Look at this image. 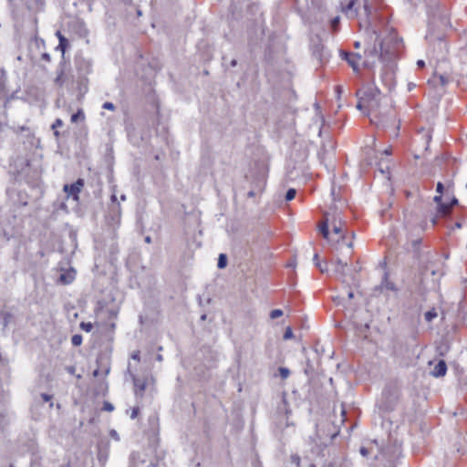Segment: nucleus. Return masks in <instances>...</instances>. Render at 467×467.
Here are the masks:
<instances>
[{
    "instance_id": "nucleus-38",
    "label": "nucleus",
    "mask_w": 467,
    "mask_h": 467,
    "mask_svg": "<svg viewBox=\"0 0 467 467\" xmlns=\"http://www.w3.org/2000/svg\"><path fill=\"white\" fill-rule=\"evenodd\" d=\"M354 5H355V0H350L348 3V5L344 7L343 11L345 13H348V12L352 11Z\"/></svg>"
},
{
    "instance_id": "nucleus-24",
    "label": "nucleus",
    "mask_w": 467,
    "mask_h": 467,
    "mask_svg": "<svg viewBox=\"0 0 467 467\" xmlns=\"http://www.w3.org/2000/svg\"><path fill=\"white\" fill-rule=\"evenodd\" d=\"M420 244H421L420 238L415 239L411 242L412 252L415 254L416 256L419 255V250H420Z\"/></svg>"
},
{
    "instance_id": "nucleus-50",
    "label": "nucleus",
    "mask_w": 467,
    "mask_h": 467,
    "mask_svg": "<svg viewBox=\"0 0 467 467\" xmlns=\"http://www.w3.org/2000/svg\"><path fill=\"white\" fill-rule=\"evenodd\" d=\"M255 193H256V192H255V190H254V189H253V190H251V191H249V192H247V197H248V198H253V197H254V196H255Z\"/></svg>"
},
{
    "instance_id": "nucleus-51",
    "label": "nucleus",
    "mask_w": 467,
    "mask_h": 467,
    "mask_svg": "<svg viewBox=\"0 0 467 467\" xmlns=\"http://www.w3.org/2000/svg\"><path fill=\"white\" fill-rule=\"evenodd\" d=\"M417 66H418L420 68H422V67H425V62H424L423 60H421V59H419V60L417 61Z\"/></svg>"
},
{
    "instance_id": "nucleus-12",
    "label": "nucleus",
    "mask_w": 467,
    "mask_h": 467,
    "mask_svg": "<svg viewBox=\"0 0 467 467\" xmlns=\"http://www.w3.org/2000/svg\"><path fill=\"white\" fill-rule=\"evenodd\" d=\"M21 1L25 3V5H26V7L29 10H36V11L41 10V9H43L44 5H45L44 0H21Z\"/></svg>"
},
{
    "instance_id": "nucleus-20",
    "label": "nucleus",
    "mask_w": 467,
    "mask_h": 467,
    "mask_svg": "<svg viewBox=\"0 0 467 467\" xmlns=\"http://www.w3.org/2000/svg\"><path fill=\"white\" fill-rule=\"evenodd\" d=\"M227 255L225 254H220L218 257L217 267L219 269L225 268L227 265Z\"/></svg>"
},
{
    "instance_id": "nucleus-40",
    "label": "nucleus",
    "mask_w": 467,
    "mask_h": 467,
    "mask_svg": "<svg viewBox=\"0 0 467 467\" xmlns=\"http://www.w3.org/2000/svg\"><path fill=\"white\" fill-rule=\"evenodd\" d=\"M339 16H336L334 17L332 20H331V27L333 28V30H337V26L339 25Z\"/></svg>"
},
{
    "instance_id": "nucleus-61",
    "label": "nucleus",
    "mask_w": 467,
    "mask_h": 467,
    "mask_svg": "<svg viewBox=\"0 0 467 467\" xmlns=\"http://www.w3.org/2000/svg\"><path fill=\"white\" fill-rule=\"evenodd\" d=\"M354 47H355V48H359V47H360V43H359V42H358V41H357V42H355V43H354Z\"/></svg>"
},
{
    "instance_id": "nucleus-9",
    "label": "nucleus",
    "mask_w": 467,
    "mask_h": 467,
    "mask_svg": "<svg viewBox=\"0 0 467 467\" xmlns=\"http://www.w3.org/2000/svg\"><path fill=\"white\" fill-rule=\"evenodd\" d=\"M446 372H447V364L443 359H441L434 366L431 374L435 378H440V377L445 376Z\"/></svg>"
},
{
    "instance_id": "nucleus-56",
    "label": "nucleus",
    "mask_w": 467,
    "mask_h": 467,
    "mask_svg": "<svg viewBox=\"0 0 467 467\" xmlns=\"http://www.w3.org/2000/svg\"><path fill=\"white\" fill-rule=\"evenodd\" d=\"M237 65V60L236 59H232L231 62H230V66L231 67H235Z\"/></svg>"
},
{
    "instance_id": "nucleus-11",
    "label": "nucleus",
    "mask_w": 467,
    "mask_h": 467,
    "mask_svg": "<svg viewBox=\"0 0 467 467\" xmlns=\"http://www.w3.org/2000/svg\"><path fill=\"white\" fill-rule=\"evenodd\" d=\"M433 202L437 204V213L438 215L441 216L442 218L446 217V209L447 205H445V202H442V194L435 195L433 197Z\"/></svg>"
},
{
    "instance_id": "nucleus-44",
    "label": "nucleus",
    "mask_w": 467,
    "mask_h": 467,
    "mask_svg": "<svg viewBox=\"0 0 467 467\" xmlns=\"http://www.w3.org/2000/svg\"><path fill=\"white\" fill-rule=\"evenodd\" d=\"M139 412H140V408L139 407L132 408L130 418L131 419H135L138 416Z\"/></svg>"
},
{
    "instance_id": "nucleus-49",
    "label": "nucleus",
    "mask_w": 467,
    "mask_h": 467,
    "mask_svg": "<svg viewBox=\"0 0 467 467\" xmlns=\"http://www.w3.org/2000/svg\"><path fill=\"white\" fill-rule=\"evenodd\" d=\"M66 370H67L68 373H70V374H74V373H75V371H76V368H75V367H73V366H69V367H67V368H66Z\"/></svg>"
},
{
    "instance_id": "nucleus-43",
    "label": "nucleus",
    "mask_w": 467,
    "mask_h": 467,
    "mask_svg": "<svg viewBox=\"0 0 467 467\" xmlns=\"http://www.w3.org/2000/svg\"><path fill=\"white\" fill-rule=\"evenodd\" d=\"M359 453L363 456V457H368V454H369V450L364 446L360 447L359 449Z\"/></svg>"
},
{
    "instance_id": "nucleus-30",
    "label": "nucleus",
    "mask_w": 467,
    "mask_h": 467,
    "mask_svg": "<svg viewBox=\"0 0 467 467\" xmlns=\"http://www.w3.org/2000/svg\"><path fill=\"white\" fill-rule=\"evenodd\" d=\"M79 327L82 330L86 332H90L93 328V324L90 322H81Z\"/></svg>"
},
{
    "instance_id": "nucleus-31",
    "label": "nucleus",
    "mask_w": 467,
    "mask_h": 467,
    "mask_svg": "<svg viewBox=\"0 0 467 467\" xmlns=\"http://www.w3.org/2000/svg\"><path fill=\"white\" fill-rule=\"evenodd\" d=\"M63 75H64V71H63V69H61L58 72L57 78H55V83L60 87L64 84Z\"/></svg>"
},
{
    "instance_id": "nucleus-28",
    "label": "nucleus",
    "mask_w": 467,
    "mask_h": 467,
    "mask_svg": "<svg viewBox=\"0 0 467 467\" xmlns=\"http://www.w3.org/2000/svg\"><path fill=\"white\" fill-rule=\"evenodd\" d=\"M296 189H294V188L288 189L285 193V201H287V202L292 201L296 197Z\"/></svg>"
},
{
    "instance_id": "nucleus-48",
    "label": "nucleus",
    "mask_w": 467,
    "mask_h": 467,
    "mask_svg": "<svg viewBox=\"0 0 467 467\" xmlns=\"http://www.w3.org/2000/svg\"><path fill=\"white\" fill-rule=\"evenodd\" d=\"M441 217L440 215H438V213H436V215L433 216L431 220L432 225H436L437 223H438V218Z\"/></svg>"
},
{
    "instance_id": "nucleus-13",
    "label": "nucleus",
    "mask_w": 467,
    "mask_h": 467,
    "mask_svg": "<svg viewBox=\"0 0 467 467\" xmlns=\"http://www.w3.org/2000/svg\"><path fill=\"white\" fill-rule=\"evenodd\" d=\"M453 186V182L449 180L444 183H442L441 182H438L437 185H436V192L439 193V194H442L443 192H444V189L446 187V190L449 191L451 187Z\"/></svg>"
},
{
    "instance_id": "nucleus-17",
    "label": "nucleus",
    "mask_w": 467,
    "mask_h": 467,
    "mask_svg": "<svg viewBox=\"0 0 467 467\" xmlns=\"http://www.w3.org/2000/svg\"><path fill=\"white\" fill-rule=\"evenodd\" d=\"M319 232L323 235L325 239H328L329 231H328V219L327 218L324 222H322L319 225Z\"/></svg>"
},
{
    "instance_id": "nucleus-63",
    "label": "nucleus",
    "mask_w": 467,
    "mask_h": 467,
    "mask_svg": "<svg viewBox=\"0 0 467 467\" xmlns=\"http://www.w3.org/2000/svg\"><path fill=\"white\" fill-rule=\"evenodd\" d=\"M322 268H327L328 269V264L327 262H324L322 264Z\"/></svg>"
},
{
    "instance_id": "nucleus-32",
    "label": "nucleus",
    "mask_w": 467,
    "mask_h": 467,
    "mask_svg": "<svg viewBox=\"0 0 467 467\" xmlns=\"http://www.w3.org/2000/svg\"><path fill=\"white\" fill-rule=\"evenodd\" d=\"M293 337H294V333H293L292 328L290 327H286L285 331L284 333L283 338L285 340H288V339L293 338Z\"/></svg>"
},
{
    "instance_id": "nucleus-1",
    "label": "nucleus",
    "mask_w": 467,
    "mask_h": 467,
    "mask_svg": "<svg viewBox=\"0 0 467 467\" xmlns=\"http://www.w3.org/2000/svg\"><path fill=\"white\" fill-rule=\"evenodd\" d=\"M379 60L392 70V64L402 47V40L399 39L395 31L391 29L385 38L379 40Z\"/></svg>"
},
{
    "instance_id": "nucleus-7",
    "label": "nucleus",
    "mask_w": 467,
    "mask_h": 467,
    "mask_svg": "<svg viewBox=\"0 0 467 467\" xmlns=\"http://www.w3.org/2000/svg\"><path fill=\"white\" fill-rule=\"evenodd\" d=\"M117 234L115 232H112V237L110 244H109V259L111 262L117 260V256L119 254V249L118 243L116 241Z\"/></svg>"
},
{
    "instance_id": "nucleus-15",
    "label": "nucleus",
    "mask_w": 467,
    "mask_h": 467,
    "mask_svg": "<svg viewBox=\"0 0 467 467\" xmlns=\"http://www.w3.org/2000/svg\"><path fill=\"white\" fill-rule=\"evenodd\" d=\"M445 205H447L446 217H448L451 215L453 207L459 206V200L453 196L449 202H445Z\"/></svg>"
},
{
    "instance_id": "nucleus-54",
    "label": "nucleus",
    "mask_w": 467,
    "mask_h": 467,
    "mask_svg": "<svg viewBox=\"0 0 467 467\" xmlns=\"http://www.w3.org/2000/svg\"><path fill=\"white\" fill-rule=\"evenodd\" d=\"M117 317V312L114 310H109V317L115 318Z\"/></svg>"
},
{
    "instance_id": "nucleus-57",
    "label": "nucleus",
    "mask_w": 467,
    "mask_h": 467,
    "mask_svg": "<svg viewBox=\"0 0 467 467\" xmlns=\"http://www.w3.org/2000/svg\"><path fill=\"white\" fill-rule=\"evenodd\" d=\"M440 79L442 85H444L447 82L446 78L443 76H441Z\"/></svg>"
},
{
    "instance_id": "nucleus-53",
    "label": "nucleus",
    "mask_w": 467,
    "mask_h": 467,
    "mask_svg": "<svg viewBox=\"0 0 467 467\" xmlns=\"http://www.w3.org/2000/svg\"><path fill=\"white\" fill-rule=\"evenodd\" d=\"M265 184V182L264 180H262L260 182V186L258 188V192H262L263 191V188H264Z\"/></svg>"
},
{
    "instance_id": "nucleus-26",
    "label": "nucleus",
    "mask_w": 467,
    "mask_h": 467,
    "mask_svg": "<svg viewBox=\"0 0 467 467\" xmlns=\"http://www.w3.org/2000/svg\"><path fill=\"white\" fill-rule=\"evenodd\" d=\"M424 317H425L426 321L431 322L437 317V312L434 308H432V309L427 311L425 313Z\"/></svg>"
},
{
    "instance_id": "nucleus-8",
    "label": "nucleus",
    "mask_w": 467,
    "mask_h": 467,
    "mask_svg": "<svg viewBox=\"0 0 467 467\" xmlns=\"http://www.w3.org/2000/svg\"><path fill=\"white\" fill-rule=\"evenodd\" d=\"M348 266V263H344L340 258H337L335 262V272L340 275V279L342 283H347L346 279V267Z\"/></svg>"
},
{
    "instance_id": "nucleus-25",
    "label": "nucleus",
    "mask_w": 467,
    "mask_h": 467,
    "mask_svg": "<svg viewBox=\"0 0 467 467\" xmlns=\"http://www.w3.org/2000/svg\"><path fill=\"white\" fill-rule=\"evenodd\" d=\"M327 152V146L326 143H322L321 148L317 153L318 159L320 160L321 162H324L325 155Z\"/></svg>"
},
{
    "instance_id": "nucleus-36",
    "label": "nucleus",
    "mask_w": 467,
    "mask_h": 467,
    "mask_svg": "<svg viewBox=\"0 0 467 467\" xmlns=\"http://www.w3.org/2000/svg\"><path fill=\"white\" fill-rule=\"evenodd\" d=\"M358 102L357 104V109L359 110H363V109L366 110V102L364 101V99H362L361 97H358Z\"/></svg>"
},
{
    "instance_id": "nucleus-45",
    "label": "nucleus",
    "mask_w": 467,
    "mask_h": 467,
    "mask_svg": "<svg viewBox=\"0 0 467 467\" xmlns=\"http://www.w3.org/2000/svg\"><path fill=\"white\" fill-rule=\"evenodd\" d=\"M4 69L3 67L0 66V89L3 88V85H4V80H3V78H4Z\"/></svg>"
},
{
    "instance_id": "nucleus-59",
    "label": "nucleus",
    "mask_w": 467,
    "mask_h": 467,
    "mask_svg": "<svg viewBox=\"0 0 467 467\" xmlns=\"http://www.w3.org/2000/svg\"><path fill=\"white\" fill-rule=\"evenodd\" d=\"M56 35H57V38H58V41H60V37H61V36H64L61 34V32H60V31H57V32L56 33Z\"/></svg>"
},
{
    "instance_id": "nucleus-42",
    "label": "nucleus",
    "mask_w": 467,
    "mask_h": 467,
    "mask_svg": "<svg viewBox=\"0 0 467 467\" xmlns=\"http://www.w3.org/2000/svg\"><path fill=\"white\" fill-rule=\"evenodd\" d=\"M62 126H63L62 119H57L55 120V122L52 124L51 128H52V130H56V129L59 128V127H62Z\"/></svg>"
},
{
    "instance_id": "nucleus-47",
    "label": "nucleus",
    "mask_w": 467,
    "mask_h": 467,
    "mask_svg": "<svg viewBox=\"0 0 467 467\" xmlns=\"http://www.w3.org/2000/svg\"><path fill=\"white\" fill-rule=\"evenodd\" d=\"M131 358L140 361V351L138 350V351L133 352L131 355Z\"/></svg>"
},
{
    "instance_id": "nucleus-3",
    "label": "nucleus",
    "mask_w": 467,
    "mask_h": 467,
    "mask_svg": "<svg viewBox=\"0 0 467 467\" xmlns=\"http://www.w3.org/2000/svg\"><path fill=\"white\" fill-rule=\"evenodd\" d=\"M111 200L113 203L109 207V213L106 216V221L107 223L113 228L112 232H115V227L120 223L121 211L120 204L116 202L117 198L115 195L111 196Z\"/></svg>"
},
{
    "instance_id": "nucleus-14",
    "label": "nucleus",
    "mask_w": 467,
    "mask_h": 467,
    "mask_svg": "<svg viewBox=\"0 0 467 467\" xmlns=\"http://www.w3.org/2000/svg\"><path fill=\"white\" fill-rule=\"evenodd\" d=\"M11 318H12V315L9 312H5V311L0 312V322H1L4 329L7 327Z\"/></svg>"
},
{
    "instance_id": "nucleus-58",
    "label": "nucleus",
    "mask_w": 467,
    "mask_h": 467,
    "mask_svg": "<svg viewBox=\"0 0 467 467\" xmlns=\"http://www.w3.org/2000/svg\"><path fill=\"white\" fill-rule=\"evenodd\" d=\"M144 240H145V242H146L147 244H150V243H151V237H150V236H149V235H148V236H146Z\"/></svg>"
},
{
    "instance_id": "nucleus-19",
    "label": "nucleus",
    "mask_w": 467,
    "mask_h": 467,
    "mask_svg": "<svg viewBox=\"0 0 467 467\" xmlns=\"http://www.w3.org/2000/svg\"><path fill=\"white\" fill-rule=\"evenodd\" d=\"M69 43L66 36H61L60 41L57 46V49L61 50L62 56L64 57V54L66 52V49L68 47Z\"/></svg>"
},
{
    "instance_id": "nucleus-62",
    "label": "nucleus",
    "mask_w": 467,
    "mask_h": 467,
    "mask_svg": "<svg viewBox=\"0 0 467 467\" xmlns=\"http://www.w3.org/2000/svg\"><path fill=\"white\" fill-rule=\"evenodd\" d=\"M156 359L158 361H162V356L161 354L157 355Z\"/></svg>"
},
{
    "instance_id": "nucleus-55",
    "label": "nucleus",
    "mask_w": 467,
    "mask_h": 467,
    "mask_svg": "<svg viewBox=\"0 0 467 467\" xmlns=\"http://www.w3.org/2000/svg\"><path fill=\"white\" fill-rule=\"evenodd\" d=\"M353 297H354V293H353V291H351V290H350V291H348V299H352Z\"/></svg>"
},
{
    "instance_id": "nucleus-29",
    "label": "nucleus",
    "mask_w": 467,
    "mask_h": 467,
    "mask_svg": "<svg viewBox=\"0 0 467 467\" xmlns=\"http://www.w3.org/2000/svg\"><path fill=\"white\" fill-rule=\"evenodd\" d=\"M59 279L63 284H70L73 281L74 277L67 274H62L60 275Z\"/></svg>"
},
{
    "instance_id": "nucleus-27",
    "label": "nucleus",
    "mask_w": 467,
    "mask_h": 467,
    "mask_svg": "<svg viewBox=\"0 0 467 467\" xmlns=\"http://www.w3.org/2000/svg\"><path fill=\"white\" fill-rule=\"evenodd\" d=\"M82 336L79 334H76L71 337V343L75 347H78L82 344Z\"/></svg>"
},
{
    "instance_id": "nucleus-41",
    "label": "nucleus",
    "mask_w": 467,
    "mask_h": 467,
    "mask_svg": "<svg viewBox=\"0 0 467 467\" xmlns=\"http://www.w3.org/2000/svg\"><path fill=\"white\" fill-rule=\"evenodd\" d=\"M102 108L109 110H114L116 107L112 102L107 101L102 105Z\"/></svg>"
},
{
    "instance_id": "nucleus-10",
    "label": "nucleus",
    "mask_w": 467,
    "mask_h": 467,
    "mask_svg": "<svg viewBox=\"0 0 467 467\" xmlns=\"http://www.w3.org/2000/svg\"><path fill=\"white\" fill-rule=\"evenodd\" d=\"M383 288L387 290L397 291L395 285L388 280L387 273L384 275V278L381 284L374 288V295H377L378 292H381Z\"/></svg>"
},
{
    "instance_id": "nucleus-23",
    "label": "nucleus",
    "mask_w": 467,
    "mask_h": 467,
    "mask_svg": "<svg viewBox=\"0 0 467 467\" xmlns=\"http://www.w3.org/2000/svg\"><path fill=\"white\" fill-rule=\"evenodd\" d=\"M314 265L320 270L321 273H327L328 271L327 268H322V263L319 261L318 254H315L313 257Z\"/></svg>"
},
{
    "instance_id": "nucleus-5",
    "label": "nucleus",
    "mask_w": 467,
    "mask_h": 467,
    "mask_svg": "<svg viewBox=\"0 0 467 467\" xmlns=\"http://www.w3.org/2000/svg\"><path fill=\"white\" fill-rule=\"evenodd\" d=\"M341 57L346 59L349 66L353 68L354 71L358 70V62L361 59V56L359 54L350 53L347 51H341Z\"/></svg>"
},
{
    "instance_id": "nucleus-37",
    "label": "nucleus",
    "mask_w": 467,
    "mask_h": 467,
    "mask_svg": "<svg viewBox=\"0 0 467 467\" xmlns=\"http://www.w3.org/2000/svg\"><path fill=\"white\" fill-rule=\"evenodd\" d=\"M41 398L43 399L44 401L46 402H48V401H51L52 400V395H49V394H47V393H42L41 394ZM49 407L52 408L53 407V402H50L49 404Z\"/></svg>"
},
{
    "instance_id": "nucleus-60",
    "label": "nucleus",
    "mask_w": 467,
    "mask_h": 467,
    "mask_svg": "<svg viewBox=\"0 0 467 467\" xmlns=\"http://www.w3.org/2000/svg\"><path fill=\"white\" fill-rule=\"evenodd\" d=\"M59 135H60L59 131H58V130H57V129H56V130H54V136H55V137H57V138H58V137H59Z\"/></svg>"
},
{
    "instance_id": "nucleus-6",
    "label": "nucleus",
    "mask_w": 467,
    "mask_h": 467,
    "mask_svg": "<svg viewBox=\"0 0 467 467\" xmlns=\"http://www.w3.org/2000/svg\"><path fill=\"white\" fill-rule=\"evenodd\" d=\"M131 378L134 384V392L136 397L142 398L147 387V382L133 374L131 375Z\"/></svg>"
},
{
    "instance_id": "nucleus-2",
    "label": "nucleus",
    "mask_w": 467,
    "mask_h": 467,
    "mask_svg": "<svg viewBox=\"0 0 467 467\" xmlns=\"http://www.w3.org/2000/svg\"><path fill=\"white\" fill-rule=\"evenodd\" d=\"M358 97H361L366 102V114L369 115L371 112L376 111L379 107L380 90L373 85H366L362 87L358 92Z\"/></svg>"
},
{
    "instance_id": "nucleus-4",
    "label": "nucleus",
    "mask_w": 467,
    "mask_h": 467,
    "mask_svg": "<svg viewBox=\"0 0 467 467\" xmlns=\"http://www.w3.org/2000/svg\"><path fill=\"white\" fill-rule=\"evenodd\" d=\"M84 186V180L79 178L74 183L65 184L63 187L64 192L69 197L71 196L74 201H78V194Z\"/></svg>"
},
{
    "instance_id": "nucleus-52",
    "label": "nucleus",
    "mask_w": 467,
    "mask_h": 467,
    "mask_svg": "<svg viewBox=\"0 0 467 467\" xmlns=\"http://www.w3.org/2000/svg\"><path fill=\"white\" fill-rule=\"evenodd\" d=\"M110 434H111V436H112L113 438H115L116 440H119V436H118V433H117V431H116L112 430V431H110Z\"/></svg>"
},
{
    "instance_id": "nucleus-22",
    "label": "nucleus",
    "mask_w": 467,
    "mask_h": 467,
    "mask_svg": "<svg viewBox=\"0 0 467 467\" xmlns=\"http://www.w3.org/2000/svg\"><path fill=\"white\" fill-rule=\"evenodd\" d=\"M333 232L337 234L342 233V222L341 219H338V223H337V218L335 217L332 221Z\"/></svg>"
},
{
    "instance_id": "nucleus-35",
    "label": "nucleus",
    "mask_w": 467,
    "mask_h": 467,
    "mask_svg": "<svg viewBox=\"0 0 467 467\" xmlns=\"http://www.w3.org/2000/svg\"><path fill=\"white\" fill-rule=\"evenodd\" d=\"M291 462L296 467H301V459L298 455H292Z\"/></svg>"
},
{
    "instance_id": "nucleus-21",
    "label": "nucleus",
    "mask_w": 467,
    "mask_h": 467,
    "mask_svg": "<svg viewBox=\"0 0 467 467\" xmlns=\"http://www.w3.org/2000/svg\"><path fill=\"white\" fill-rule=\"evenodd\" d=\"M85 114L82 109H78L76 113L71 115L70 120L71 122H78V120H84Z\"/></svg>"
},
{
    "instance_id": "nucleus-18",
    "label": "nucleus",
    "mask_w": 467,
    "mask_h": 467,
    "mask_svg": "<svg viewBox=\"0 0 467 467\" xmlns=\"http://www.w3.org/2000/svg\"><path fill=\"white\" fill-rule=\"evenodd\" d=\"M77 67L78 70H84L86 74L90 72V64L84 59L77 61Z\"/></svg>"
},
{
    "instance_id": "nucleus-34",
    "label": "nucleus",
    "mask_w": 467,
    "mask_h": 467,
    "mask_svg": "<svg viewBox=\"0 0 467 467\" xmlns=\"http://www.w3.org/2000/svg\"><path fill=\"white\" fill-rule=\"evenodd\" d=\"M279 374L281 376L282 379H286L289 374H290V370L287 368H279Z\"/></svg>"
},
{
    "instance_id": "nucleus-16",
    "label": "nucleus",
    "mask_w": 467,
    "mask_h": 467,
    "mask_svg": "<svg viewBox=\"0 0 467 467\" xmlns=\"http://www.w3.org/2000/svg\"><path fill=\"white\" fill-rule=\"evenodd\" d=\"M365 54L368 57H378L379 59V47H378L377 44L375 43L372 47L367 48L365 50Z\"/></svg>"
},
{
    "instance_id": "nucleus-64",
    "label": "nucleus",
    "mask_w": 467,
    "mask_h": 467,
    "mask_svg": "<svg viewBox=\"0 0 467 467\" xmlns=\"http://www.w3.org/2000/svg\"><path fill=\"white\" fill-rule=\"evenodd\" d=\"M307 467H316V465L314 463H312V462H308L307 463Z\"/></svg>"
},
{
    "instance_id": "nucleus-39",
    "label": "nucleus",
    "mask_w": 467,
    "mask_h": 467,
    "mask_svg": "<svg viewBox=\"0 0 467 467\" xmlns=\"http://www.w3.org/2000/svg\"><path fill=\"white\" fill-rule=\"evenodd\" d=\"M103 410H106V411H113L114 410V406H113V404H111L109 401H104V403H103Z\"/></svg>"
},
{
    "instance_id": "nucleus-33",
    "label": "nucleus",
    "mask_w": 467,
    "mask_h": 467,
    "mask_svg": "<svg viewBox=\"0 0 467 467\" xmlns=\"http://www.w3.org/2000/svg\"><path fill=\"white\" fill-rule=\"evenodd\" d=\"M282 315H283V311L281 309H274L270 312V317L272 319L280 317Z\"/></svg>"
},
{
    "instance_id": "nucleus-46",
    "label": "nucleus",
    "mask_w": 467,
    "mask_h": 467,
    "mask_svg": "<svg viewBox=\"0 0 467 467\" xmlns=\"http://www.w3.org/2000/svg\"><path fill=\"white\" fill-rule=\"evenodd\" d=\"M42 59L47 61V62H49L51 60L50 58V55L47 52L43 53L42 56H41Z\"/></svg>"
}]
</instances>
